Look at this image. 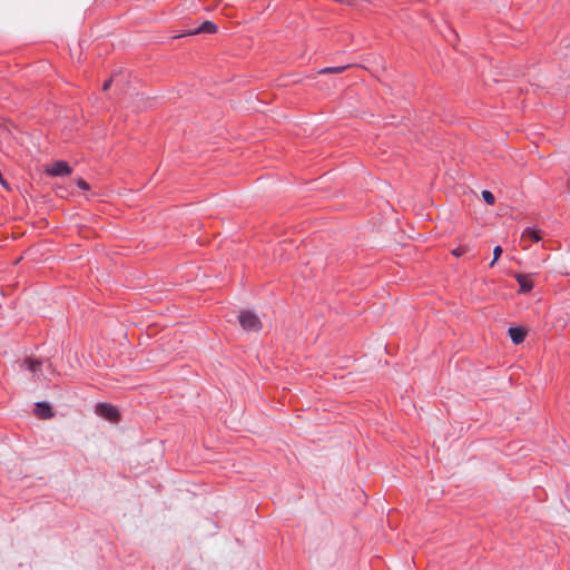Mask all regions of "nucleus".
Masks as SVG:
<instances>
[{
    "instance_id": "obj_1",
    "label": "nucleus",
    "mask_w": 570,
    "mask_h": 570,
    "mask_svg": "<svg viewBox=\"0 0 570 570\" xmlns=\"http://www.w3.org/2000/svg\"><path fill=\"white\" fill-rule=\"evenodd\" d=\"M238 322L243 330L248 332H258L262 328V322L258 316L249 311H243L238 315Z\"/></svg>"
},
{
    "instance_id": "obj_2",
    "label": "nucleus",
    "mask_w": 570,
    "mask_h": 570,
    "mask_svg": "<svg viewBox=\"0 0 570 570\" xmlns=\"http://www.w3.org/2000/svg\"><path fill=\"white\" fill-rule=\"evenodd\" d=\"M96 414L108 420V421H118L119 419V411L117 410L116 406H114L112 404L110 403H106V402H99L96 404V410H95Z\"/></svg>"
},
{
    "instance_id": "obj_3",
    "label": "nucleus",
    "mask_w": 570,
    "mask_h": 570,
    "mask_svg": "<svg viewBox=\"0 0 570 570\" xmlns=\"http://www.w3.org/2000/svg\"><path fill=\"white\" fill-rule=\"evenodd\" d=\"M50 176L63 177L71 173V167L65 160H57L47 168Z\"/></svg>"
},
{
    "instance_id": "obj_4",
    "label": "nucleus",
    "mask_w": 570,
    "mask_h": 570,
    "mask_svg": "<svg viewBox=\"0 0 570 570\" xmlns=\"http://www.w3.org/2000/svg\"><path fill=\"white\" fill-rule=\"evenodd\" d=\"M514 278L520 286L519 293L525 294V293H529L530 291H532L533 282H532L531 275L519 273V274L514 275Z\"/></svg>"
},
{
    "instance_id": "obj_5",
    "label": "nucleus",
    "mask_w": 570,
    "mask_h": 570,
    "mask_svg": "<svg viewBox=\"0 0 570 570\" xmlns=\"http://www.w3.org/2000/svg\"><path fill=\"white\" fill-rule=\"evenodd\" d=\"M35 405V412L40 419H50L53 416V412L49 403L40 401L37 402Z\"/></svg>"
},
{
    "instance_id": "obj_6",
    "label": "nucleus",
    "mask_w": 570,
    "mask_h": 570,
    "mask_svg": "<svg viewBox=\"0 0 570 570\" xmlns=\"http://www.w3.org/2000/svg\"><path fill=\"white\" fill-rule=\"evenodd\" d=\"M218 27L212 21H204L199 27L189 30L187 35L215 33Z\"/></svg>"
},
{
    "instance_id": "obj_7",
    "label": "nucleus",
    "mask_w": 570,
    "mask_h": 570,
    "mask_svg": "<svg viewBox=\"0 0 570 570\" xmlns=\"http://www.w3.org/2000/svg\"><path fill=\"white\" fill-rule=\"evenodd\" d=\"M509 335L514 344H520L524 341L527 336V331L521 326L510 327Z\"/></svg>"
},
{
    "instance_id": "obj_8",
    "label": "nucleus",
    "mask_w": 570,
    "mask_h": 570,
    "mask_svg": "<svg viewBox=\"0 0 570 570\" xmlns=\"http://www.w3.org/2000/svg\"><path fill=\"white\" fill-rule=\"evenodd\" d=\"M523 238H528L534 243L541 240V230L535 227H527L522 233Z\"/></svg>"
},
{
    "instance_id": "obj_9",
    "label": "nucleus",
    "mask_w": 570,
    "mask_h": 570,
    "mask_svg": "<svg viewBox=\"0 0 570 570\" xmlns=\"http://www.w3.org/2000/svg\"><path fill=\"white\" fill-rule=\"evenodd\" d=\"M42 362L41 361H38V360H32V358H26L23 361V365L26 366V368L33 373L35 375H38L39 371H40V366H41Z\"/></svg>"
},
{
    "instance_id": "obj_10",
    "label": "nucleus",
    "mask_w": 570,
    "mask_h": 570,
    "mask_svg": "<svg viewBox=\"0 0 570 570\" xmlns=\"http://www.w3.org/2000/svg\"><path fill=\"white\" fill-rule=\"evenodd\" d=\"M347 68H348V66L326 67V68L321 69L318 71V73H321V75H323V73H341Z\"/></svg>"
},
{
    "instance_id": "obj_11",
    "label": "nucleus",
    "mask_w": 570,
    "mask_h": 570,
    "mask_svg": "<svg viewBox=\"0 0 570 570\" xmlns=\"http://www.w3.org/2000/svg\"><path fill=\"white\" fill-rule=\"evenodd\" d=\"M482 198L488 205H493L495 203V197L490 190H483Z\"/></svg>"
},
{
    "instance_id": "obj_12",
    "label": "nucleus",
    "mask_w": 570,
    "mask_h": 570,
    "mask_svg": "<svg viewBox=\"0 0 570 570\" xmlns=\"http://www.w3.org/2000/svg\"><path fill=\"white\" fill-rule=\"evenodd\" d=\"M501 254H502L501 246H495L494 249H493V259L490 263L491 267L494 266L495 262L500 258Z\"/></svg>"
},
{
    "instance_id": "obj_13",
    "label": "nucleus",
    "mask_w": 570,
    "mask_h": 570,
    "mask_svg": "<svg viewBox=\"0 0 570 570\" xmlns=\"http://www.w3.org/2000/svg\"><path fill=\"white\" fill-rule=\"evenodd\" d=\"M466 252V248L465 247H462V246H459L454 249H452V255H454L455 257H461L464 253Z\"/></svg>"
},
{
    "instance_id": "obj_14",
    "label": "nucleus",
    "mask_w": 570,
    "mask_h": 570,
    "mask_svg": "<svg viewBox=\"0 0 570 570\" xmlns=\"http://www.w3.org/2000/svg\"><path fill=\"white\" fill-rule=\"evenodd\" d=\"M77 186L79 187V189L81 190H89V184L83 180V179H79L78 183H77Z\"/></svg>"
},
{
    "instance_id": "obj_15",
    "label": "nucleus",
    "mask_w": 570,
    "mask_h": 570,
    "mask_svg": "<svg viewBox=\"0 0 570 570\" xmlns=\"http://www.w3.org/2000/svg\"><path fill=\"white\" fill-rule=\"evenodd\" d=\"M112 82V78H109L108 80H106L102 85V90L106 91L109 89L110 85Z\"/></svg>"
},
{
    "instance_id": "obj_16",
    "label": "nucleus",
    "mask_w": 570,
    "mask_h": 570,
    "mask_svg": "<svg viewBox=\"0 0 570 570\" xmlns=\"http://www.w3.org/2000/svg\"><path fill=\"white\" fill-rule=\"evenodd\" d=\"M0 184H1L4 188H7V189L9 188V185H8L7 180H4V179L2 178V176H1V175H0Z\"/></svg>"
},
{
    "instance_id": "obj_17",
    "label": "nucleus",
    "mask_w": 570,
    "mask_h": 570,
    "mask_svg": "<svg viewBox=\"0 0 570 570\" xmlns=\"http://www.w3.org/2000/svg\"><path fill=\"white\" fill-rule=\"evenodd\" d=\"M567 188H568V190H569V193H570V177H569V178H568V180H567Z\"/></svg>"
}]
</instances>
